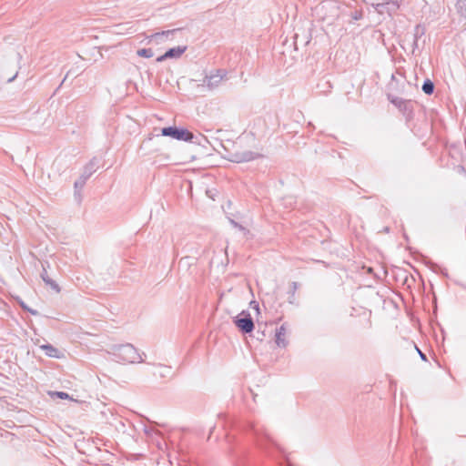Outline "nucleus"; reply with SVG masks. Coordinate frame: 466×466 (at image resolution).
Instances as JSON below:
<instances>
[{"label": "nucleus", "mask_w": 466, "mask_h": 466, "mask_svg": "<svg viewBox=\"0 0 466 466\" xmlns=\"http://www.w3.org/2000/svg\"><path fill=\"white\" fill-rule=\"evenodd\" d=\"M121 364H135L144 361V353H139L132 344L114 345L108 351Z\"/></svg>", "instance_id": "1"}, {"label": "nucleus", "mask_w": 466, "mask_h": 466, "mask_svg": "<svg viewBox=\"0 0 466 466\" xmlns=\"http://www.w3.org/2000/svg\"><path fill=\"white\" fill-rule=\"evenodd\" d=\"M259 154L252 151L235 152L231 154L229 160L236 163L248 162L256 159Z\"/></svg>", "instance_id": "6"}, {"label": "nucleus", "mask_w": 466, "mask_h": 466, "mask_svg": "<svg viewBox=\"0 0 466 466\" xmlns=\"http://www.w3.org/2000/svg\"><path fill=\"white\" fill-rule=\"evenodd\" d=\"M154 432H156L153 429L145 428V433L147 436H151Z\"/></svg>", "instance_id": "21"}, {"label": "nucleus", "mask_w": 466, "mask_h": 466, "mask_svg": "<svg viewBox=\"0 0 466 466\" xmlns=\"http://www.w3.org/2000/svg\"><path fill=\"white\" fill-rule=\"evenodd\" d=\"M52 395L57 396L58 398L63 400L71 399L69 395L64 391H55L52 393Z\"/></svg>", "instance_id": "18"}, {"label": "nucleus", "mask_w": 466, "mask_h": 466, "mask_svg": "<svg viewBox=\"0 0 466 466\" xmlns=\"http://www.w3.org/2000/svg\"><path fill=\"white\" fill-rule=\"evenodd\" d=\"M40 348L45 351L46 355L51 358L60 359L62 358V352L52 346L51 344H44Z\"/></svg>", "instance_id": "9"}, {"label": "nucleus", "mask_w": 466, "mask_h": 466, "mask_svg": "<svg viewBox=\"0 0 466 466\" xmlns=\"http://www.w3.org/2000/svg\"><path fill=\"white\" fill-rule=\"evenodd\" d=\"M382 7H384V5L378 4V5H377V8H376V9H377L379 12H380V8H382Z\"/></svg>", "instance_id": "24"}, {"label": "nucleus", "mask_w": 466, "mask_h": 466, "mask_svg": "<svg viewBox=\"0 0 466 466\" xmlns=\"http://www.w3.org/2000/svg\"><path fill=\"white\" fill-rule=\"evenodd\" d=\"M138 56L150 58L154 56V52L151 48H142L137 51Z\"/></svg>", "instance_id": "13"}, {"label": "nucleus", "mask_w": 466, "mask_h": 466, "mask_svg": "<svg viewBox=\"0 0 466 466\" xmlns=\"http://www.w3.org/2000/svg\"><path fill=\"white\" fill-rule=\"evenodd\" d=\"M86 181H85V177H79L76 181H75V194H78L79 191L84 187V186L86 185Z\"/></svg>", "instance_id": "15"}, {"label": "nucleus", "mask_w": 466, "mask_h": 466, "mask_svg": "<svg viewBox=\"0 0 466 466\" xmlns=\"http://www.w3.org/2000/svg\"><path fill=\"white\" fill-rule=\"evenodd\" d=\"M15 76H13L12 78L8 79V82H11L15 79Z\"/></svg>", "instance_id": "25"}, {"label": "nucleus", "mask_w": 466, "mask_h": 466, "mask_svg": "<svg viewBox=\"0 0 466 466\" xmlns=\"http://www.w3.org/2000/svg\"><path fill=\"white\" fill-rule=\"evenodd\" d=\"M250 306L255 309L257 311H258V303L256 301H251Z\"/></svg>", "instance_id": "22"}, {"label": "nucleus", "mask_w": 466, "mask_h": 466, "mask_svg": "<svg viewBox=\"0 0 466 466\" xmlns=\"http://www.w3.org/2000/svg\"><path fill=\"white\" fill-rule=\"evenodd\" d=\"M179 29H172V30H167L162 32H157L155 34L150 35L147 37L148 43H154L156 45H160L167 40L170 39V37L177 32Z\"/></svg>", "instance_id": "5"}, {"label": "nucleus", "mask_w": 466, "mask_h": 466, "mask_svg": "<svg viewBox=\"0 0 466 466\" xmlns=\"http://www.w3.org/2000/svg\"><path fill=\"white\" fill-rule=\"evenodd\" d=\"M287 336V326L282 324L276 331V344L279 347L285 348L288 345Z\"/></svg>", "instance_id": "8"}, {"label": "nucleus", "mask_w": 466, "mask_h": 466, "mask_svg": "<svg viewBox=\"0 0 466 466\" xmlns=\"http://www.w3.org/2000/svg\"><path fill=\"white\" fill-rule=\"evenodd\" d=\"M234 324L244 333H249L254 329V322L250 314L243 310L234 320Z\"/></svg>", "instance_id": "4"}, {"label": "nucleus", "mask_w": 466, "mask_h": 466, "mask_svg": "<svg viewBox=\"0 0 466 466\" xmlns=\"http://www.w3.org/2000/svg\"><path fill=\"white\" fill-rule=\"evenodd\" d=\"M230 224L233 227L238 228L239 230L246 232V228L244 227H242L241 225H239L238 223H237L235 220L230 219Z\"/></svg>", "instance_id": "19"}, {"label": "nucleus", "mask_w": 466, "mask_h": 466, "mask_svg": "<svg viewBox=\"0 0 466 466\" xmlns=\"http://www.w3.org/2000/svg\"><path fill=\"white\" fill-rule=\"evenodd\" d=\"M390 102L396 106L400 110L403 112L410 111L411 103L410 101H406L400 97H392L390 98Z\"/></svg>", "instance_id": "10"}, {"label": "nucleus", "mask_w": 466, "mask_h": 466, "mask_svg": "<svg viewBox=\"0 0 466 466\" xmlns=\"http://www.w3.org/2000/svg\"><path fill=\"white\" fill-rule=\"evenodd\" d=\"M425 34V28L420 25H417L414 28V34H413V43H412V52L415 51L416 48H418V42L419 39Z\"/></svg>", "instance_id": "11"}, {"label": "nucleus", "mask_w": 466, "mask_h": 466, "mask_svg": "<svg viewBox=\"0 0 466 466\" xmlns=\"http://www.w3.org/2000/svg\"><path fill=\"white\" fill-rule=\"evenodd\" d=\"M95 163L94 161H90L88 165L85 167L84 172L81 174V177H85V181L86 182L87 179L90 177L92 173L94 172Z\"/></svg>", "instance_id": "12"}, {"label": "nucleus", "mask_w": 466, "mask_h": 466, "mask_svg": "<svg viewBox=\"0 0 466 466\" xmlns=\"http://www.w3.org/2000/svg\"><path fill=\"white\" fill-rule=\"evenodd\" d=\"M415 348H416L417 351L419 352L421 360H427L426 355L423 352H421V350L418 347L415 346Z\"/></svg>", "instance_id": "20"}, {"label": "nucleus", "mask_w": 466, "mask_h": 466, "mask_svg": "<svg viewBox=\"0 0 466 466\" xmlns=\"http://www.w3.org/2000/svg\"><path fill=\"white\" fill-rule=\"evenodd\" d=\"M422 90L427 95L432 94L433 90H434L433 83L431 80H429V79L424 81V83L422 85Z\"/></svg>", "instance_id": "14"}, {"label": "nucleus", "mask_w": 466, "mask_h": 466, "mask_svg": "<svg viewBox=\"0 0 466 466\" xmlns=\"http://www.w3.org/2000/svg\"><path fill=\"white\" fill-rule=\"evenodd\" d=\"M187 50V46H177L168 49L164 55L157 58V62H163L169 58H179Z\"/></svg>", "instance_id": "7"}, {"label": "nucleus", "mask_w": 466, "mask_h": 466, "mask_svg": "<svg viewBox=\"0 0 466 466\" xmlns=\"http://www.w3.org/2000/svg\"><path fill=\"white\" fill-rule=\"evenodd\" d=\"M161 135L171 137L177 140L190 142L194 138V135L187 129L177 128L175 127H163Z\"/></svg>", "instance_id": "2"}, {"label": "nucleus", "mask_w": 466, "mask_h": 466, "mask_svg": "<svg viewBox=\"0 0 466 466\" xmlns=\"http://www.w3.org/2000/svg\"><path fill=\"white\" fill-rule=\"evenodd\" d=\"M457 6L463 15H466V0H458Z\"/></svg>", "instance_id": "17"}, {"label": "nucleus", "mask_w": 466, "mask_h": 466, "mask_svg": "<svg viewBox=\"0 0 466 466\" xmlns=\"http://www.w3.org/2000/svg\"><path fill=\"white\" fill-rule=\"evenodd\" d=\"M227 72L223 69L215 70L210 72L203 79V86L212 90L219 86L224 79H226Z\"/></svg>", "instance_id": "3"}, {"label": "nucleus", "mask_w": 466, "mask_h": 466, "mask_svg": "<svg viewBox=\"0 0 466 466\" xmlns=\"http://www.w3.org/2000/svg\"><path fill=\"white\" fill-rule=\"evenodd\" d=\"M292 289H293V293L296 291L297 288H298V284L296 282H292Z\"/></svg>", "instance_id": "23"}, {"label": "nucleus", "mask_w": 466, "mask_h": 466, "mask_svg": "<svg viewBox=\"0 0 466 466\" xmlns=\"http://www.w3.org/2000/svg\"><path fill=\"white\" fill-rule=\"evenodd\" d=\"M42 279L46 283V284H49L51 286V288H53L54 289L56 290H59V288H58V285L53 281L52 279H50L47 276H46V273L45 274H42Z\"/></svg>", "instance_id": "16"}]
</instances>
